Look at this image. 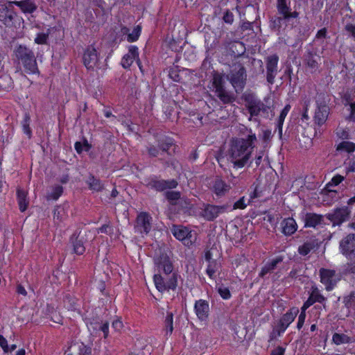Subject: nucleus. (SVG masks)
<instances>
[{"label": "nucleus", "mask_w": 355, "mask_h": 355, "mask_svg": "<svg viewBox=\"0 0 355 355\" xmlns=\"http://www.w3.org/2000/svg\"><path fill=\"white\" fill-rule=\"evenodd\" d=\"M63 192V188L61 186H55L53 187L52 192L49 194L47 198L52 200H58Z\"/></svg>", "instance_id": "42"}, {"label": "nucleus", "mask_w": 355, "mask_h": 355, "mask_svg": "<svg viewBox=\"0 0 355 355\" xmlns=\"http://www.w3.org/2000/svg\"><path fill=\"white\" fill-rule=\"evenodd\" d=\"M112 328L116 331H120L123 328V322L119 319H116L112 322Z\"/></svg>", "instance_id": "60"}, {"label": "nucleus", "mask_w": 355, "mask_h": 355, "mask_svg": "<svg viewBox=\"0 0 355 355\" xmlns=\"http://www.w3.org/2000/svg\"><path fill=\"white\" fill-rule=\"evenodd\" d=\"M320 282L327 291H331L340 281V277L334 270L322 268L320 270Z\"/></svg>", "instance_id": "10"}, {"label": "nucleus", "mask_w": 355, "mask_h": 355, "mask_svg": "<svg viewBox=\"0 0 355 355\" xmlns=\"http://www.w3.org/2000/svg\"><path fill=\"white\" fill-rule=\"evenodd\" d=\"M285 352V349L282 347H277L272 352L271 355H284Z\"/></svg>", "instance_id": "63"}, {"label": "nucleus", "mask_w": 355, "mask_h": 355, "mask_svg": "<svg viewBox=\"0 0 355 355\" xmlns=\"http://www.w3.org/2000/svg\"><path fill=\"white\" fill-rule=\"evenodd\" d=\"M87 184L90 189L96 191H99L103 189V184L100 180L94 178L93 175H90L88 178Z\"/></svg>", "instance_id": "31"}, {"label": "nucleus", "mask_w": 355, "mask_h": 355, "mask_svg": "<svg viewBox=\"0 0 355 355\" xmlns=\"http://www.w3.org/2000/svg\"><path fill=\"white\" fill-rule=\"evenodd\" d=\"M227 79L230 81L235 92L240 93L246 84L247 72L245 67L241 62H236L231 65Z\"/></svg>", "instance_id": "4"}, {"label": "nucleus", "mask_w": 355, "mask_h": 355, "mask_svg": "<svg viewBox=\"0 0 355 355\" xmlns=\"http://www.w3.org/2000/svg\"><path fill=\"white\" fill-rule=\"evenodd\" d=\"M159 147L161 150L162 154L163 155L164 153H166L168 155L171 156L172 153L170 151V149L174 146V144L171 139H165L159 141Z\"/></svg>", "instance_id": "29"}, {"label": "nucleus", "mask_w": 355, "mask_h": 355, "mask_svg": "<svg viewBox=\"0 0 355 355\" xmlns=\"http://www.w3.org/2000/svg\"><path fill=\"white\" fill-rule=\"evenodd\" d=\"M218 293L222 298L225 300L230 299L231 297L230 292L229 289L226 287L220 286L218 289Z\"/></svg>", "instance_id": "48"}, {"label": "nucleus", "mask_w": 355, "mask_h": 355, "mask_svg": "<svg viewBox=\"0 0 355 355\" xmlns=\"http://www.w3.org/2000/svg\"><path fill=\"white\" fill-rule=\"evenodd\" d=\"M49 37L48 33H38L35 38V42L38 44H44L46 43Z\"/></svg>", "instance_id": "47"}, {"label": "nucleus", "mask_w": 355, "mask_h": 355, "mask_svg": "<svg viewBox=\"0 0 355 355\" xmlns=\"http://www.w3.org/2000/svg\"><path fill=\"white\" fill-rule=\"evenodd\" d=\"M12 4L19 6L22 12L32 13L37 9L34 0H23L12 1Z\"/></svg>", "instance_id": "26"}, {"label": "nucleus", "mask_w": 355, "mask_h": 355, "mask_svg": "<svg viewBox=\"0 0 355 355\" xmlns=\"http://www.w3.org/2000/svg\"><path fill=\"white\" fill-rule=\"evenodd\" d=\"M71 349L73 352H78L79 355H89L91 350L83 343H76L71 345Z\"/></svg>", "instance_id": "33"}, {"label": "nucleus", "mask_w": 355, "mask_h": 355, "mask_svg": "<svg viewBox=\"0 0 355 355\" xmlns=\"http://www.w3.org/2000/svg\"><path fill=\"white\" fill-rule=\"evenodd\" d=\"M146 150H147L148 155L150 157H157L159 155H162L159 146H154L152 144H149L146 147Z\"/></svg>", "instance_id": "40"}, {"label": "nucleus", "mask_w": 355, "mask_h": 355, "mask_svg": "<svg viewBox=\"0 0 355 355\" xmlns=\"http://www.w3.org/2000/svg\"><path fill=\"white\" fill-rule=\"evenodd\" d=\"M245 44L240 41H234L230 44L229 53L234 57H239L245 52Z\"/></svg>", "instance_id": "25"}, {"label": "nucleus", "mask_w": 355, "mask_h": 355, "mask_svg": "<svg viewBox=\"0 0 355 355\" xmlns=\"http://www.w3.org/2000/svg\"><path fill=\"white\" fill-rule=\"evenodd\" d=\"M122 32L123 34L127 35L128 42H133L138 40L141 33V28L139 26H137L134 28L131 33H129V29L125 27L122 28Z\"/></svg>", "instance_id": "28"}, {"label": "nucleus", "mask_w": 355, "mask_h": 355, "mask_svg": "<svg viewBox=\"0 0 355 355\" xmlns=\"http://www.w3.org/2000/svg\"><path fill=\"white\" fill-rule=\"evenodd\" d=\"M12 86V81L10 76L6 74L0 76V90H8Z\"/></svg>", "instance_id": "34"}, {"label": "nucleus", "mask_w": 355, "mask_h": 355, "mask_svg": "<svg viewBox=\"0 0 355 355\" xmlns=\"http://www.w3.org/2000/svg\"><path fill=\"white\" fill-rule=\"evenodd\" d=\"M289 18H284L283 15H273L270 17L269 26L275 32L280 33L284 23L289 21Z\"/></svg>", "instance_id": "23"}, {"label": "nucleus", "mask_w": 355, "mask_h": 355, "mask_svg": "<svg viewBox=\"0 0 355 355\" xmlns=\"http://www.w3.org/2000/svg\"><path fill=\"white\" fill-rule=\"evenodd\" d=\"M350 114L347 117L349 121H355V102L349 104Z\"/></svg>", "instance_id": "55"}, {"label": "nucleus", "mask_w": 355, "mask_h": 355, "mask_svg": "<svg viewBox=\"0 0 355 355\" xmlns=\"http://www.w3.org/2000/svg\"><path fill=\"white\" fill-rule=\"evenodd\" d=\"M282 228L285 235H291L297 230V223H284Z\"/></svg>", "instance_id": "41"}, {"label": "nucleus", "mask_w": 355, "mask_h": 355, "mask_svg": "<svg viewBox=\"0 0 355 355\" xmlns=\"http://www.w3.org/2000/svg\"><path fill=\"white\" fill-rule=\"evenodd\" d=\"M344 177L340 175H336L332 178L331 180L326 185V189L329 193H336V191L330 189L331 187L338 185L343 180Z\"/></svg>", "instance_id": "38"}, {"label": "nucleus", "mask_w": 355, "mask_h": 355, "mask_svg": "<svg viewBox=\"0 0 355 355\" xmlns=\"http://www.w3.org/2000/svg\"><path fill=\"white\" fill-rule=\"evenodd\" d=\"M173 236L184 245L190 246L195 240V233L188 226L182 224L174 225L172 229Z\"/></svg>", "instance_id": "7"}, {"label": "nucleus", "mask_w": 355, "mask_h": 355, "mask_svg": "<svg viewBox=\"0 0 355 355\" xmlns=\"http://www.w3.org/2000/svg\"><path fill=\"white\" fill-rule=\"evenodd\" d=\"M230 225L229 227V230H235V233L234 234V236L239 239L242 236V234H240V232L238 231L239 227L235 223H230Z\"/></svg>", "instance_id": "59"}, {"label": "nucleus", "mask_w": 355, "mask_h": 355, "mask_svg": "<svg viewBox=\"0 0 355 355\" xmlns=\"http://www.w3.org/2000/svg\"><path fill=\"white\" fill-rule=\"evenodd\" d=\"M246 103V107L251 116H257L261 113L268 114L270 107L265 105L260 99L255 95L249 94L245 95L244 98Z\"/></svg>", "instance_id": "6"}, {"label": "nucleus", "mask_w": 355, "mask_h": 355, "mask_svg": "<svg viewBox=\"0 0 355 355\" xmlns=\"http://www.w3.org/2000/svg\"><path fill=\"white\" fill-rule=\"evenodd\" d=\"M28 121H29V117L28 116H26L25 119H24V124H23V127H24V132L26 134V135H31V129L29 128V125H28Z\"/></svg>", "instance_id": "61"}, {"label": "nucleus", "mask_w": 355, "mask_h": 355, "mask_svg": "<svg viewBox=\"0 0 355 355\" xmlns=\"http://www.w3.org/2000/svg\"><path fill=\"white\" fill-rule=\"evenodd\" d=\"M99 329L103 332L104 338H107L109 334V324L107 322L99 324Z\"/></svg>", "instance_id": "57"}, {"label": "nucleus", "mask_w": 355, "mask_h": 355, "mask_svg": "<svg viewBox=\"0 0 355 355\" xmlns=\"http://www.w3.org/2000/svg\"><path fill=\"white\" fill-rule=\"evenodd\" d=\"M247 206V204L245 203V200L244 197L241 198L239 200H237L233 206V209H245Z\"/></svg>", "instance_id": "51"}, {"label": "nucleus", "mask_w": 355, "mask_h": 355, "mask_svg": "<svg viewBox=\"0 0 355 355\" xmlns=\"http://www.w3.org/2000/svg\"><path fill=\"white\" fill-rule=\"evenodd\" d=\"M290 0H277V10L279 15H283L284 18H297L299 12L297 11H291L290 6Z\"/></svg>", "instance_id": "16"}, {"label": "nucleus", "mask_w": 355, "mask_h": 355, "mask_svg": "<svg viewBox=\"0 0 355 355\" xmlns=\"http://www.w3.org/2000/svg\"><path fill=\"white\" fill-rule=\"evenodd\" d=\"M305 318H306V313L304 311H302L299 315L297 324V327L298 329H300L302 327V326L304 325Z\"/></svg>", "instance_id": "54"}, {"label": "nucleus", "mask_w": 355, "mask_h": 355, "mask_svg": "<svg viewBox=\"0 0 355 355\" xmlns=\"http://www.w3.org/2000/svg\"><path fill=\"white\" fill-rule=\"evenodd\" d=\"M340 249L348 259L355 258V235L349 234L343 239L340 244Z\"/></svg>", "instance_id": "14"}, {"label": "nucleus", "mask_w": 355, "mask_h": 355, "mask_svg": "<svg viewBox=\"0 0 355 355\" xmlns=\"http://www.w3.org/2000/svg\"><path fill=\"white\" fill-rule=\"evenodd\" d=\"M75 149L78 154L82 153L84 150L83 145L80 141H76L74 145Z\"/></svg>", "instance_id": "64"}, {"label": "nucleus", "mask_w": 355, "mask_h": 355, "mask_svg": "<svg viewBox=\"0 0 355 355\" xmlns=\"http://www.w3.org/2000/svg\"><path fill=\"white\" fill-rule=\"evenodd\" d=\"M14 60L23 65L24 70L29 74L39 73L36 58L33 51L26 45L19 44L13 51Z\"/></svg>", "instance_id": "3"}, {"label": "nucleus", "mask_w": 355, "mask_h": 355, "mask_svg": "<svg viewBox=\"0 0 355 355\" xmlns=\"http://www.w3.org/2000/svg\"><path fill=\"white\" fill-rule=\"evenodd\" d=\"M345 29L353 37L355 38V24H347L345 26Z\"/></svg>", "instance_id": "58"}, {"label": "nucleus", "mask_w": 355, "mask_h": 355, "mask_svg": "<svg viewBox=\"0 0 355 355\" xmlns=\"http://www.w3.org/2000/svg\"><path fill=\"white\" fill-rule=\"evenodd\" d=\"M225 83L224 76L222 74L218 72L213 73L211 89L223 103L227 104L234 101V96L225 89Z\"/></svg>", "instance_id": "5"}, {"label": "nucleus", "mask_w": 355, "mask_h": 355, "mask_svg": "<svg viewBox=\"0 0 355 355\" xmlns=\"http://www.w3.org/2000/svg\"><path fill=\"white\" fill-rule=\"evenodd\" d=\"M303 60L304 64L311 69V72L315 71L319 68L321 58L318 54V49L312 44L310 43L306 46Z\"/></svg>", "instance_id": "8"}, {"label": "nucleus", "mask_w": 355, "mask_h": 355, "mask_svg": "<svg viewBox=\"0 0 355 355\" xmlns=\"http://www.w3.org/2000/svg\"><path fill=\"white\" fill-rule=\"evenodd\" d=\"M73 252L78 254H82L85 250L83 243L81 241L77 240L73 243Z\"/></svg>", "instance_id": "45"}, {"label": "nucleus", "mask_w": 355, "mask_h": 355, "mask_svg": "<svg viewBox=\"0 0 355 355\" xmlns=\"http://www.w3.org/2000/svg\"><path fill=\"white\" fill-rule=\"evenodd\" d=\"M298 313V310L297 309H293L289 312L285 313L280 320L279 325L278 327V335L280 336L281 334L284 333L291 323L293 322L297 314Z\"/></svg>", "instance_id": "18"}, {"label": "nucleus", "mask_w": 355, "mask_h": 355, "mask_svg": "<svg viewBox=\"0 0 355 355\" xmlns=\"http://www.w3.org/2000/svg\"><path fill=\"white\" fill-rule=\"evenodd\" d=\"M194 311L199 320L202 321L206 320L208 318L209 313L208 302L204 300L196 301L194 305Z\"/></svg>", "instance_id": "19"}, {"label": "nucleus", "mask_w": 355, "mask_h": 355, "mask_svg": "<svg viewBox=\"0 0 355 355\" xmlns=\"http://www.w3.org/2000/svg\"><path fill=\"white\" fill-rule=\"evenodd\" d=\"M173 313H168L167 315L165 318L164 324V331L166 333V335H171L173 330Z\"/></svg>", "instance_id": "37"}, {"label": "nucleus", "mask_w": 355, "mask_h": 355, "mask_svg": "<svg viewBox=\"0 0 355 355\" xmlns=\"http://www.w3.org/2000/svg\"><path fill=\"white\" fill-rule=\"evenodd\" d=\"M230 189V184L220 178H216L212 185L213 192L218 197L225 196Z\"/></svg>", "instance_id": "22"}, {"label": "nucleus", "mask_w": 355, "mask_h": 355, "mask_svg": "<svg viewBox=\"0 0 355 355\" xmlns=\"http://www.w3.org/2000/svg\"><path fill=\"white\" fill-rule=\"evenodd\" d=\"M201 209V216L207 220H213L226 210L225 206H216L203 204Z\"/></svg>", "instance_id": "13"}, {"label": "nucleus", "mask_w": 355, "mask_h": 355, "mask_svg": "<svg viewBox=\"0 0 355 355\" xmlns=\"http://www.w3.org/2000/svg\"><path fill=\"white\" fill-rule=\"evenodd\" d=\"M15 17L16 13L13 10L12 1L0 4V21L3 24L7 26H11Z\"/></svg>", "instance_id": "12"}, {"label": "nucleus", "mask_w": 355, "mask_h": 355, "mask_svg": "<svg viewBox=\"0 0 355 355\" xmlns=\"http://www.w3.org/2000/svg\"><path fill=\"white\" fill-rule=\"evenodd\" d=\"M355 150V144L351 141H342L336 148L338 151H345L347 153H352Z\"/></svg>", "instance_id": "35"}, {"label": "nucleus", "mask_w": 355, "mask_h": 355, "mask_svg": "<svg viewBox=\"0 0 355 355\" xmlns=\"http://www.w3.org/2000/svg\"><path fill=\"white\" fill-rule=\"evenodd\" d=\"M220 257V253L216 247H212L205 252V259L208 262L216 261Z\"/></svg>", "instance_id": "32"}, {"label": "nucleus", "mask_w": 355, "mask_h": 355, "mask_svg": "<svg viewBox=\"0 0 355 355\" xmlns=\"http://www.w3.org/2000/svg\"><path fill=\"white\" fill-rule=\"evenodd\" d=\"M149 225L150 223H137V225L135 226V229L138 231H141L144 230L146 234H147L149 231Z\"/></svg>", "instance_id": "56"}, {"label": "nucleus", "mask_w": 355, "mask_h": 355, "mask_svg": "<svg viewBox=\"0 0 355 355\" xmlns=\"http://www.w3.org/2000/svg\"><path fill=\"white\" fill-rule=\"evenodd\" d=\"M315 248L316 243L314 241H307L298 248V252L302 256H306Z\"/></svg>", "instance_id": "30"}, {"label": "nucleus", "mask_w": 355, "mask_h": 355, "mask_svg": "<svg viewBox=\"0 0 355 355\" xmlns=\"http://www.w3.org/2000/svg\"><path fill=\"white\" fill-rule=\"evenodd\" d=\"M0 346L5 353L9 352V346L7 340L1 335H0Z\"/></svg>", "instance_id": "52"}, {"label": "nucleus", "mask_w": 355, "mask_h": 355, "mask_svg": "<svg viewBox=\"0 0 355 355\" xmlns=\"http://www.w3.org/2000/svg\"><path fill=\"white\" fill-rule=\"evenodd\" d=\"M310 297L313 300H314V302H318L322 303L325 300L324 297L320 293L319 291L316 288L312 290Z\"/></svg>", "instance_id": "44"}, {"label": "nucleus", "mask_w": 355, "mask_h": 355, "mask_svg": "<svg viewBox=\"0 0 355 355\" xmlns=\"http://www.w3.org/2000/svg\"><path fill=\"white\" fill-rule=\"evenodd\" d=\"M332 340L336 345H340L347 343L349 337L344 334H334L333 335Z\"/></svg>", "instance_id": "43"}, {"label": "nucleus", "mask_w": 355, "mask_h": 355, "mask_svg": "<svg viewBox=\"0 0 355 355\" xmlns=\"http://www.w3.org/2000/svg\"><path fill=\"white\" fill-rule=\"evenodd\" d=\"M28 193L21 189L17 190V202L21 211L26 210L29 201L27 198Z\"/></svg>", "instance_id": "27"}, {"label": "nucleus", "mask_w": 355, "mask_h": 355, "mask_svg": "<svg viewBox=\"0 0 355 355\" xmlns=\"http://www.w3.org/2000/svg\"><path fill=\"white\" fill-rule=\"evenodd\" d=\"M151 216L146 212L140 213L137 217V222H149Z\"/></svg>", "instance_id": "50"}, {"label": "nucleus", "mask_w": 355, "mask_h": 355, "mask_svg": "<svg viewBox=\"0 0 355 355\" xmlns=\"http://www.w3.org/2000/svg\"><path fill=\"white\" fill-rule=\"evenodd\" d=\"M314 303V300L309 296V299L304 303L302 311L305 312L306 310Z\"/></svg>", "instance_id": "62"}, {"label": "nucleus", "mask_w": 355, "mask_h": 355, "mask_svg": "<svg viewBox=\"0 0 355 355\" xmlns=\"http://www.w3.org/2000/svg\"><path fill=\"white\" fill-rule=\"evenodd\" d=\"M218 264L216 261H211L209 262V265L207 269V275L213 278L214 276L216 270H218Z\"/></svg>", "instance_id": "46"}, {"label": "nucleus", "mask_w": 355, "mask_h": 355, "mask_svg": "<svg viewBox=\"0 0 355 355\" xmlns=\"http://www.w3.org/2000/svg\"><path fill=\"white\" fill-rule=\"evenodd\" d=\"M290 109H291V105H286L284 107V108L282 110L280 115L279 116L277 126H278V130H279V134L280 136H282V125H283L284 121L286 115L288 114Z\"/></svg>", "instance_id": "36"}, {"label": "nucleus", "mask_w": 355, "mask_h": 355, "mask_svg": "<svg viewBox=\"0 0 355 355\" xmlns=\"http://www.w3.org/2000/svg\"><path fill=\"white\" fill-rule=\"evenodd\" d=\"M98 62V56L96 50L89 46L85 51L83 55V62L85 66L88 69H93Z\"/></svg>", "instance_id": "20"}, {"label": "nucleus", "mask_w": 355, "mask_h": 355, "mask_svg": "<svg viewBox=\"0 0 355 355\" xmlns=\"http://www.w3.org/2000/svg\"><path fill=\"white\" fill-rule=\"evenodd\" d=\"M282 261L283 257L282 256L276 257L270 260L262 267L259 276L263 277L266 274L272 272L277 268V264L282 262Z\"/></svg>", "instance_id": "24"}, {"label": "nucleus", "mask_w": 355, "mask_h": 355, "mask_svg": "<svg viewBox=\"0 0 355 355\" xmlns=\"http://www.w3.org/2000/svg\"><path fill=\"white\" fill-rule=\"evenodd\" d=\"M257 141L256 135L251 130L243 137L231 139L227 157L234 168H241L248 164Z\"/></svg>", "instance_id": "1"}, {"label": "nucleus", "mask_w": 355, "mask_h": 355, "mask_svg": "<svg viewBox=\"0 0 355 355\" xmlns=\"http://www.w3.org/2000/svg\"><path fill=\"white\" fill-rule=\"evenodd\" d=\"M178 182L174 180H159L157 177H153L147 180L146 186L157 191H162L167 189L175 188Z\"/></svg>", "instance_id": "11"}, {"label": "nucleus", "mask_w": 355, "mask_h": 355, "mask_svg": "<svg viewBox=\"0 0 355 355\" xmlns=\"http://www.w3.org/2000/svg\"><path fill=\"white\" fill-rule=\"evenodd\" d=\"M304 216V222H321L323 220V216L322 215H318L314 213H302Z\"/></svg>", "instance_id": "39"}, {"label": "nucleus", "mask_w": 355, "mask_h": 355, "mask_svg": "<svg viewBox=\"0 0 355 355\" xmlns=\"http://www.w3.org/2000/svg\"><path fill=\"white\" fill-rule=\"evenodd\" d=\"M266 68V80L272 85L275 83V78L278 73L279 56L277 54L268 55L265 59Z\"/></svg>", "instance_id": "9"}, {"label": "nucleus", "mask_w": 355, "mask_h": 355, "mask_svg": "<svg viewBox=\"0 0 355 355\" xmlns=\"http://www.w3.org/2000/svg\"><path fill=\"white\" fill-rule=\"evenodd\" d=\"M328 220L332 222H345L350 217V211L346 207L335 209L333 214L326 215Z\"/></svg>", "instance_id": "17"}, {"label": "nucleus", "mask_w": 355, "mask_h": 355, "mask_svg": "<svg viewBox=\"0 0 355 355\" xmlns=\"http://www.w3.org/2000/svg\"><path fill=\"white\" fill-rule=\"evenodd\" d=\"M223 19L225 23L232 24L234 21L233 13L230 10H226L225 12L224 13Z\"/></svg>", "instance_id": "49"}, {"label": "nucleus", "mask_w": 355, "mask_h": 355, "mask_svg": "<svg viewBox=\"0 0 355 355\" xmlns=\"http://www.w3.org/2000/svg\"><path fill=\"white\" fill-rule=\"evenodd\" d=\"M180 197V193L177 191H168L166 192V198L169 200H176Z\"/></svg>", "instance_id": "53"}, {"label": "nucleus", "mask_w": 355, "mask_h": 355, "mask_svg": "<svg viewBox=\"0 0 355 355\" xmlns=\"http://www.w3.org/2000/svg\"><path fill=\"white\" fill-rule=\"evenodd\" d=\"M155 263L159 270H163L166 275H168L166 278L160 275H154V283L157 289L159 292L175 289L178 275L175 273L171 274L173 268L168 257L163 254L155 259Z\"/></svg>", "instance_id": "2"}, {"label": "nucleus", "mask_w": 355, "mask_h": 355, "mask_svg": "<svg viewBox=\"0 0 355 355\" xmlns=\"http://www.w3.org/2000/svg\"><path fill=\"white\" fill-rule=\"evenodd\" d=\"M136 60L140 69H141V62L139 59V51L136 46L131 45L129 46L128 53L123 57L121 60V65L124 69H128Z\"/></svg>", "instance_id": "15"}, {"label": "nucleus", "mask_w": 355, "mask_h": 355, "mask_svg": "<svg viewBox=\"0 0 355 355\" xmlns=\"http://www.w3.org/2000/svg\"><path fill=\"white\" fill-rule=\"evenodd\" d=\"M329 107L326 104H320L318 105L315 112L314 121L318 125H323L329 116Z\"/></svg>", "instance_id": "21"}]
</instances>
